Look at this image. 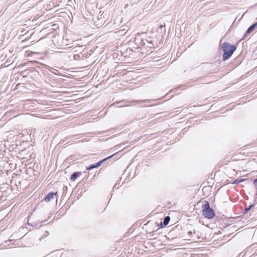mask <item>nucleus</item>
Segmentation results:
<instances>
[{"instance_id": "412c9836", "label": "nucleus", "mask_w": 257, "mask_h": 257, "mask_svg": "<svg viewBox=\"0 0 257 257\" xmlns=\"http://www.w3.org/2000/svg\"><path fill=\"white\" fill-rule=\"evenodd\" d=\"M256 5H257V3H256Z\"/></svg>"}, {"instance_id": "423d86ee", "label": "nucleus", "mask_w": 257, "mask_h": 257, "mask_svg": "<svg viewBox=\"0 0 257 257\" xmlns=\"http://www.w3.org/2000/svg\"><path fill=\"white\" fill-rule=\"evenodd\" d=\"M57 192H50L46 196L44 199V200H45L46 202H49L50 200H51L52 199L54 198L55 196H57Z\"/></svg>"}, {"instance_id": "6e6552de", "label": "nucleus", "mask_w": 257, "mask_h": 257, "mask_svg": "<svg viewBox=\"0 0 257 257\" xmlns=\"http://www.w3.org/2000/svg\"><path fill=\"white\" fill-rule=\"evenodd\" d=\"M81 174L80 172H74L70 177V179L71 181H75L80 175Z\"/></svg>"}, {"instance_id": "f8f14e48", "label": "nucleus", "mask_w": 257, "mask_h": 257, "mask_svg": "<svg viewBox=\"0 0 257 257\" xmlns=\"http://www.w3.org/2000/svg\"><path fill=\"white\" fill-rule=\"evenodd\" d=\"M149 101L150 100H148V99H146V100H136V101H134V102L140 104V103H141L142 102H149Z\"/></svg>"}, {"instance_id": "ddd939ff", "label": "nucleus", "mask_w": 257, "mask_h": 257, "mask_svg": "<svg viewBox=\"0 0 257 257\" xmlns=\"http://www.w3.org/2000/svg\"><path fill=\"white\" fill-rule=\"evenodd\" d=\"M244 181V179H237L235 180L233 182V184H238L240 182H242Z\"/></svg>"}, {"instance_id": "dca6fc26", "label": "nucleus", "mask_w": 257, "mask_h": 257, "mask_svg": "<svg viewBox=\"0 0 257 257\" xmlns=\"http://www.w3.org/2000/svg\"><path fill=\"white\" fill-rule=\"evenodd\" d=\"M80 57V56H79L78 55H74V59H77V57H78H78Z\"/></svg>"}, {"instance_id": "f257e3e1", "label": "nucleus", "mask_w": 257, "mask_h": 257, "mask_svg": "<svg viewBox=\"0 0 257 257\" xmlns=\"http://www.w3.org/2000/svg\"><path fill=\"white\" fill-rule=\"evenodd\" d=\"M221 50L223 52L222 55L223 60L226 61L229 59L236 49V47L231 45L228 42H224L221 45Z\"/></svg>"}, {"instance_id": "9b49d317", "label": "nucleus", "mask_w": 257, "mask_h": 257, "mask_svg": "<svg viewBox=\"0 0 257 257\" xmlns=\"http://www.w3.org/2000/svg\"><path fill=\"white\" fill-rule=\"evenodd\" d=\"M254 204H251L249 205L247 207L245 208L243 210V213H246L248 211H249L253 207H254Z\"/></svg>"}, {"instance_id": "0eeeda50", "label": "nucleus", "mask_w": 257, "mask_h": 257, "mask_svg": "<svg viewBox=\"0 0 257 257\" xmlns=\"http://www.w3.org/2000/svg\"><path fill=\"white\" fill-rule=\"evenodd\" d=\"M170 220V217L169 216H166L164 219L163 221L161 222V227H165L167 225Z\"/></svg>"}, {"instance_id": "1a4fd4ad", "label": "nucleus", "mask_w": 257, "mask_h": 257, "mask_svg": "<svg viewBox=\"0 0 257 257\" xmlns=\"http://www.w3.org/2000/svg\"><path fill=\"white\" fill-rule=\"evenodd\" d=\"M144 41H145V43L144 46H146V47H148L150 48L154 47V44L151 41H149L148 40L146 39V40H144Z\"/></svg>"}, {"instance_id": "f03ea898", "label": "nucleus", "mask_w": 257, "mask_h": 257, "mask_svg": "<svg viewBox=\"0 0 257 257\" xmlns=\"http://www.w3.org/2000/svg\"><path fill=\"white\" fill-rule=\"evenodd\" d=\"M202 214L205 218L211 219L215 216L214 210L210 207L209 202L205 200L202 206Z\"/></svg>"}, {"instance_id": "7ed1b4c3", "label": "nucleus", "mask_w": 257, "mask_h": 257, "mask_svg": "<svg viewBox=\"0 0 257 257\" xmlns=\"http://www.w3.org/2000/svg\"><path fill=\"white\" fill-rule=\"evenodd\" d=\"M144 35L143 33L141 34H137L136 35L134 43L137 48L141 47L145 45V43L144 41L146 40V39L143 38Z\"/></svg>"}, {"instance_id": "39448f33", "label": "nucleus", "mask_w": 257, "mask_h": 257, "mask_svg": "<svg viewBox=\"0 0 257 257\" xmlns=\"http://www.w3.org/2000/svg\"><path fill=\"white\" fill-rule=\"evenodd\" d=\"M257 27V22L253 24L246 31L242 39H245L248 35L250 34Z\"/></svg>"}, {"instance_id": "f3484780", "label": "nucleus", "mask_w": 257, "mask_h": 257, "mask_svg": "<svg viewBox=\"0 0 257 257\" xmlns=\"http://www.w3.org/2000/svg\"><path fill=\"white\" fill-rule=\"evenodd\" d=\"M67 186H64L63 187V190H65V189L67 190Z\"/></svg>"}, {"instance_id": "aec40b11", "label": "nucleus", "mask_w": 257, "mask_h": 257, "mask_svg": "<svg viewBox=\"0 0 257 257\" xmlns=\"http://www.w3.org/2000/svg\"><path fill=\"white\" fill-rule=\"evenodd\" d=\"M42 238H44V237H43V236H42V237H41V238H40V240H41V239H42Z\"/></svg>"}, {"instance_id": "9d476101", "label": "nucleus", "mask_w": 257, "mask_h": 257, "mask_svg": "<svg viewBox=\"0 0 257 257\" xmlns=\"http://www.w3.org/2000/svg\"><path fill=\"white\" fill-rule=\"evenodd\" d=\"M46 221V220L42 221L41 222H40V221H35L34 222H32V223H29L28 225H31L32 227H36V226H40L41 225L40 224L41 223H42L43 222H45Z\"/></svg>"}, {"instance_id": "20e7f679", "label": "nucleus", "mask_w": 257, "mask_h": 257, "mask_svg": "<svg viewBox=\"0 0 257 257\" xmlns=\"http://www.w3.org/2000/svg\"><path fill=\"white\" fill-rule=\"evenodd\" d=\"M115 154H116V153H114V154H112V155L109 156L99 161V162H98L97 163L90 165L88 167H87L86 168V169L88 170H90L99 167L104 161H105L106 160H107L111 158Z\"/></svg>"}, {"instance_id": "a211bd4d", "label": "nucleus", "mask_w": 257, "mask_h": 257, "mask_svg": "<svg viewBox=\"0 0 257 257\" xmlns=\"http://www.w3.org/2000/svg\"><path fill=\"white\" fill-rule=\"evenodd\" d=\"M46 236H47L49 234V232L48 231H46Z\"/></svg>"}, {"instance_id": "2eb2a0df", "label": "nucleus", "mask_w": 257, "mask_h": 257, "mask_svg": "<svg viewBox=\"0 0 257 257\" xmlns=\"http://www.w3.org/2000/svg\"><path fill=\"white\" fill-rule=\"evenodd\" d=\"M165 25H160L159 26V29H162V28H165Z\"/></svg>"}, {"instance_id": "6ab92c4d", "label": "nucleus", "mask_w": 257, "mask_h": 257, "mask_svg": "<svg viewBox=\"0 0 257 257\" xmlns=\"http://www.w3.org/2000/svg\"><path fill=\"white\" fill-rule=\"evenodd\" d=\"M117 184H115L113 186V188L116 187Z\"/></svg>"}, {"instance_id": "4468645a", "label": "nucleus", "mask_w": 257, "mask_h": 257, "mask_svg": "<svg viewBox=\"0 0 257 257\" xmlns=\"http://www.w3.org/2000/svg\"><path fill=\"white\" fill-rule=\"evenodd\" d=\"M193 233H195V230H194V231H193ZM188 235L190 236V237H191L192 234H193V232L191 231H188Z\"/></svg>"}]
</instances>
